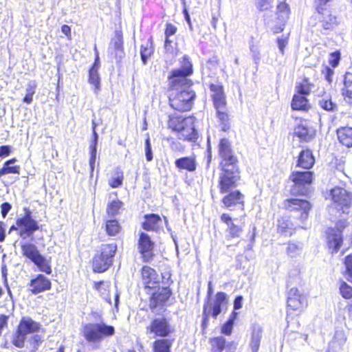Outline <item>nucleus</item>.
<instances>
[{"instance_id": "nucleus-1", "label": "nucleus", "mask_w": 352, "mask_h": 352, "mask_svg": "<svg viewBox=\"0 0 352 352\" xmlns=\"http://www.w3.org/2000/svg\"><path fill=\"white\" fill-rule=\"evenodd\" d=\"M192 74V65L184 58L182 67L172 73V89L169 94L170 106L175 110L184 112L191 109L196 94L191 88L192 81L187 76Z\"/></svg>"}, {"instance_id": "nucleus-2", "label": "nucleus", "mask_w": 352, "mask_h": 352, "mask_svg": "<svg viewBox=\"0 0 352 352\" xmlns=\"http://www.w3.org/2000/svg\"><path fill=\"white\" fill-rule=\"evenodd\" d=\"M219 151L222 159L220 163L221 172L219 175V188L220 192L223 194L236 187V183L239 179V170L237 158L233 155L228 140H221Z\"/></svg>"}, {"instance_id": "nucleus-3", "label": "nucleus", "mask_w": 352, "mask_h": 352, "mask_svg": "<svg viewBox=\"0 0 352 352\" xmlns=\"http://www.w3.org/2000/svg\"><path fill=\"white\" fill-rule=\"evenodd\" d=\"M195 118L184 117L174 113L167 116V124L180 140L194 141L197 138V132L195 129Z\"/></svg>"}, {"instance_id": "nucleus-4", "label": "nucleus", "mask_w": 352, "mask_h": 352, "mask_svg": "<svg viewBox=\"0 0 352 352\" xmlns=\"http://www.w3.org/2000/svg\"><path fill=\"white\" fill-rule=\"evenodd\" d=\"M113 326L105 322H88L82 324L80 333L89 344H99L103 340L115 334Z\"/></svg>"}, {"instance_id": "nucleus-5", "label": "nucleus", "mask_w": 352, "mask_h": 352, "mask_svg": "<svg viewBox=\"0 0 352 352\" xmlns=\"http://www.w3.org/2000/svg\"><path fill=\"white\" fill-rule=\"evenodd\" d=\"M41 329V324L40 322L35 321L29 316L22 317L12 335L11 343L16 348H23L27 336L30 334L36 333Z\"/></svg>"}, {"instance_id": "nucleus-6", "label": "nucleus", "mask_w": 352, "mask_h": 352, "mask_svg": "<svg viewBox=\"0 0 352 352\" xmlns=\"http://www.w3.org/2000/svg\"><path fill=\"white\" fill-rule=\"evenodd\" d=\"M116 251L117 245L114 243L102 244L91 260L93 272L98 274L106 272L113 264Z\"/></svg>"}, {"instance_id": "nucleus-7", "label": "nucleus", "mask_w": 352, "mask_h": 352, "mask_svg": "<svg viewBox=\"0 0 352 352\" xmlns=\"http://www.w3.org/2000/svg\"><path fill=\"white\" fill-rule=\"evenodd\" d=\"M23 256L30 260L41 272L47 275L52 272L50 259H47L41 254L37 247L31 243H25L21 246Z\"/></svg>"}, {"instance_id": "nucleus-8", "label": "nucleus", "mask_w": 352, "mask_h": 352, "mask_svg": "<svg viewBox=\"0 0 352 352\" xmlns=\"http://www.w3.org/2000/svg\"><path fill=\"white\" fill-rule=\"evenodd\" d=\"M210 91L217 118L223 124H226L228 120V115L223 86L220 84H211L210 85Z\"/></svg>"}, {"instance_id": "nucleus-9", "label": "nucleus", "mask_w": 352, "mask_h": 352, "mask_svg": "<svg viewBox=\"0 0 352 352\" xmlns=\"http://www.w3.org/2000/svg\"><path fill=\"white\" fill-rule=\"evenodd\" d=\"M331 196L336 208L342 214L352 212V193L344 188L335 187L331 190Z\"/></svg>"}, {"instance_id": "nucleus-10", "label": "nucleus", "mask_w": 352, "mask_h": 352, "mask_svg": "<svg viewBox=\"0 0 352 352\" xmlns=\"http://www.w3.org/2000/svg\"><path fill=\"white\" fill-rule=\"evenodd\" d=\"M23 217L16 220V223L20 227L19 235L25 239L30 237L33 234L41 229L38 222L32 217V212L28 208H25Z\"/></svg>"}, {"instance_id": "nucleus-11", "label": "nucleus", "mask_w": 352, "mask_h": 352, "mask_svg": "<svg viewBox=\"0 0 352 352\" xmlns=\"http://www.w3.org/2000/svg\"><path fill=\"white\" fill-rule=\"evenodd\" d=\"M289 178L294 182V186L291 190L293 194L305 195L307 192L306 186L311 184L314 174L309 170H294Z\"/></svg>"}, {"instance_id": "nucleus-12", "label": "nucleus", "mask_w": 352, "mask_h": 352, "mask_svg": "<svg viewBox=\"0 0 352 352\" xmlns=\"http://www.w3.org/2000/svg\"><path fill=\"white\" fill-rule=\"evenodd\" d=\"M109 52L111 57L117 60L118 63L121 62L124 56V37L122 30H116L114 32L113 36L111 38Z\"/></svg>"}, {"instance_id": "nucleus-13", "label": "nucleus", "mask_w": 352, "mask_h": 352, "mask_svg": "<svg viewBox=\"0 0 352 352\" xmlns=\"http://www.w3.org/2000/svg\"><path fill=\"white\" fill-rule=\"evenodd\" d=\"M28 290L33 295L45 292L52 289L51 280L43 274L34 275L28 283Z\"/></svg>"}, {"instance_id": "nucleus-14", "label": "nucleus", "mask_w": 352, "mask_h": 352, "mask_svg": "<svg viewBox=\"0 0 352 352\" xmlns=\"http://www.w3.org/2000/svg\"><path fill=\"white\" fill-rule=\"evenodd\" d=\"M347 225L348 223L345 220H340L337 223L336 228H329L327 230V243L329 248L333 250L332 253L338 252L340 248L342 243V229Z\"/></svg>"}, {"instance_id": "nucleus-15", "label": "nucleus", "mask_w": 352, "mask_h": 352, "mask_svg": "<svg viewBox=\"0 0 352 352\" xmlns=\"http://www.w3.org/2000/svg\"><path fill=\"white\" fill-rule=\"evenodd\" d=\"M138 248L144 262H149L153 260L154 243L147 234L144 232L140 234Z\"/></svg>"}, {"instance_id": "nucleus-16", "label": "nucleus", "mask_w": 352, "mask_h": 352, "mask_svg": "<svg viewBox=\"0 0 352 352\" xmlns=\"http://www.w3.org/2000/svg\"><path fill=\"white\" fill-rule=\"evenodd\" d=\"M284 208L291 212H300V219L304 221L307 219L311 204L309 201L300 199H290L284 201Z\"/></svg>"}, {"instance_id": "nucleus-17", "label": "nucleus", "mask_w": 352, "mask_h": 352, "mask_svg": "<svg viewBox=\"0 0 352 352\" xmlns=\"http://www.w3.org/2000/svg\"><path fill=\"white\" fill-rule=\"evenodd\" d=\"M294 134L302 142H310L316 135V129L307 121L302 122L294 129Z\"/></svg>"}, {"instance_id": "nucleus-18", "label": "nucleus", "mask_w": 352, "mask_h": 352, "mask_svg": "<svg viewBox=\"0 0 352 352\" xmlns=\"http://www.w3.org/2000/svg\"><path fill=\"white\" fill-rule=\"evenodd\" d=\"M287 305L293 310H300L307 305L306 298L297 288H291L288 292Z\"/></svg>"}, {"instance_id": "nucleus-19", "label": "nucleus", "mask_w": 352, "mask_h": 352, "mask_svg": "<svg viewBox=\"0 0 352 352\" xmlns=\"http://www.w3.org/2000/svg\"><path fill=\"white\" fill-rule=\"evenodd\" d=\"M154 270L146 265L142 267L141 274L144 288L148 295L149 298L154 299Z\"/></svg>"}, {"instance_id": "nucleus-20", "label": "nucleus", "mask_w": 352, "mask_h": 352, "mask_svg": "<svg viewBox=\"0 0 352 352\" xmlns=\"http://www.w3.org/2000/svg\"><path fill=\"white\" fill-rule=\"evenodd\" d=\"M263 329L258 324H254L251 327L250 337L248 346L251 352H258L263 337Z\"/></svg>"}, {"instance_id": "nucleus-21", "label": "nucleus", "mask_w": 352, "mask_h": 352, "mask_svg": "<svg viewBox=\"0 0 352 352\" xmlns=\"http://www.w3.org/2000/svg\"><path fill=\"white\" fill-rule=\"evenodd\" d=\"M228 303L227 295L224 292H218L215 296V300L212 307L210 308L208 313L212 310V316L216 318L221 312V307L226 306Z\"/></svg>"}, {"instance_id": "nucleus-22", "label": "nucleus", "mask_w": 352, "mask_h": 352, "mask_svg": "<svg viewBox=\"0 0 352 352\" xmlns=\"http://www.w3.org/2000/svg\"><path fill=\"white\" fill-rule=\"evenodd\" d=\"M315 160L310 150L302 151L299 155L296 167L310 169L314 164Z\"/></svg>"}, {"instance_id": "nucleus-23", "label": "nucleus", "mask_w": 352, "mask_h": 352, "mask_svg": "<svg viewBox=\"0 0 352 352\" xmlns=\"http://www.w3.org/2000/svg\"><path fill=\"white\" fill-rule=\"evenodd\" d=\"M291 107L293 110L308 111L311 106L305 96L301 94H294L293 96Z\"/></svg>"}, {"instance_id": "nucleus-24", "label": "nucleus", "mask_w": 352, "mask_h": 352, "mask_svg": "<svg viewBox=\"0 0 352 352\" xmlns=\"http://www.w3.org/2000/svg\"><path fill=\"white\" fill-rule=\"evenodd\" d=\"M338 138L341 144L351 147L352 146V126H344L337 130Z\"/></svg>"}, {"instance_id": "nucleus-25", "label": "nucleus", "mask_w": 352, "mask_h": 352, "mask_svg": "<svg viewBox=\"0 0 352 352\" xmlns=\"http://www.w3.org/2000/svg\"><path fill=\"white\" fill-rule=\"evenodd\" d=\"M222 202L226 208H230L237 204H243V195L238 190L233 191L225 196L222 199Z\"/></svg>"}, {"instance_id": "nucleus-26", "label": "nucleus", "mask_w": 352, "mask_h": 352, "mask_svg": "<svg viewBox=\"0 0 352 352\" xmlns=\"http://www.w3.org/2000/svg\"><path fill=\"white\" fill-rule=\"evenodd\" d=\"M16 162V159L13 157L6 161L3 166L0 168V178L3 175L8 174H19L21 167L19 165H14Z\"/></svg>"}, {"instance_id": "nucleus-27", "label": "nucleus", "mask_w": 352, "mask_h": 352, "mask_svg": "<svg viewBox=\"0 0 352 352\" xmlns=\"http://www.w3.org/2000/svg\"><path fill=\"white\" fill-rule=\"evenodd\" d=\"M175 166L179 169L187 170L192 172L196 169V162L193 157H184L177 159L175 162Z\"/></svg>"}, {"instance_id": "nucleus-28", "label": "nucleus", "mask_w": 352, "mask_h": 352, "mask_svg": "<svg viewBox=\"0 0 352 352\" xmlns=\"http://www.w3.org/2000/svg\"><path fill=\"white\" fill-rule=\"evenodd\" d=\"M173 330L165 318H155V336L166 337Z\"/></svg>"}, {"instance_id": "nucleus-29", "label": "nucleus", "mask_w": 352, "mask_h": 352, "mask_svg": "<svg viewBox=\"0 0 352 352\" xmlns=\"http://www.w3.org/2000/svg\"><path fill=\"white\" fill-rule=\"evenodd\" d=\"M124 175L120 167H116L113 170V175L109 179L108 184L112 188H119L123 184Z\"/></svg>"}, {"instance_id": "nucleus-30", "label": "nucleus", "mask_w": 352, "mask_h": 352, "mask_svg": "<svg viewBox=\"0 0 352 352\" xmlns=\"http://www.w3.org/2000/svg\"><path fill=\"white\" fill-rule=\"evenodd\" d=\"M104 230L109 236H117L121 231V226L117 219H108L104 222Z\"/></svg>"}, {"instance_id": "nucleus-31", "label": "nucleus", "mask_w": 352, "mask_h": 352, "mask_svg": "<svg viewBox=\"0 0 352 352\" xmlns=\"http://www.w3.org/2000/svg\"><path fill=\"white\" fill-rule=\"evenodd\" d=\"M123 206V203L119 199H116L114 200H112L111 201L109 202L107 208L106 212L107 214L109 217H114L118 214H119L121 208Z\"/></svg>"}, {"instance_id": "nucleus-32", "label": "nucleus", "mask_w": 352, "mask_h": 352, "mask_svg": "<svg viewBox=\"0 0 352 352\" xmlns=\"http://www.w3.org/2000/svg\"><path fill=\"white\" fill-rule=\"evenodd\" d=\"M278 231L286 236L293 234L294 228L292 223L287 219L282 218L278 220Z\"/></svg>"}, {"instance_id": "nucleus-33", "label": "nucleus", "mask_w": 352, "mask_h": 352, "mask_svg": "<svg viewBox=\"0 0 352 352\" xmlns=\"http://www.w3.org/2000/svg\"><path fill=\"white\" fill-rule=\"evenodd\" d=\"M171 296V291L167 286H163L162 290L155 295V307L157 304L168 305Z\"/></svg>"}, {"instance_id": "nucleus-34", "label": "nucleus", "mask_w": 352, "mask_h": 352, "mask_svg": "<svg viewBox=\"0 0 352 352\" xmlns=\"http://www.w3.org/2000/svg\"><path fill=\"white\" fill-rule=\"evenodd\" d=\"M89 82L94 86V91L98 93L100 89V78L98 72L89 69Z\"/></svg>"}, {"instance_id": "nucleus-35", "label": "nucleus", "mask_w": 352, "mask_h": 352, "mask_svg": "<svg viewBox=\"0 0 352 352\" xmlns=\"http://www.w3.org/2000/svg\"><path fill=\"white\" fill-rule=\"evenodd\" d=\"M346 341V336L343 331H336L333 341L331 342L330 348L340 349Z\"/></svg>"}, {"instance_id": "nucleus-36", "label": "nucleus", "mask_w": 352, "mask_h": 352, "mask_svg": "<svg viewBox=\"0 0 352 352\" xmlns=\"http://www.w3.org/2000/svg\"><path fill=\"white\" fill-rule=\"evenodd\" d=\"M177 32V28L172 24H167L166 28L165 30V43L164 47L166 51H170L172 50L171 43L172 41L170 39V37L174 35Z\"/></svg>"}, {"instance_id": "nucleus-37", "label": "nucleus", "mask_w": 352, "mask_h": 352, "mask_svg": "<svg viewBox=\"0 0 352 352\" xmlns=\"http://www.w3.org/2000/svg\"><path fill=\"white\" fill-rule=\"evenodd\" d=\"M237 314H238L236 311H232L228 320L221 327L222 333L227 336H229L232 333L234 322L236 318Z\"/></svg>"}, {"instance_id": "nucleus-38", "label": "nucleus", "mask_w": 352, "mask_h": 352, "mask_svg": "<svg viewBox=\"0 0 352 352\" xmlns=\"http://www.w3.org/2000/svg\"><path fill=\"white\" fill-rule=\"evenodd\" d=\"M212 352H222L226 344V339L222 336H219L211 339Z\"/></svg>"}, {"instance_id": "nucleus-39", "label": "nucleus", "mask_w": 352, "mask_h": 352, "mask_svg": "<svg viewBox=\"0 0 352 352\" xmlns=\"http://www.w3.org/2000/svg\"><path fill=\"white\" fill-rule=\"evenodd\" d=\"M171 342L168 339L155 340V352H170Z\"/></svg>"}, {"instance_id": "nucleus-40", "label": "nucleus", "mask_w": 352, "mask_h": 352, "mask_svg": "<svg viewBox=\"0 0 352 352\" xmlns=\"http://www.w3.org/2000/svg\"><path fill=\"white\" fill-rule=\"evenodd\" d=\"M43 341L44 340L42 336L34 333L29 338L28 342L33 351H36L38 349L39 346L42 344Z\"/></svg>"}, {"instance_id": "nucleus-41", "label": "nucleus", "mask_w": 352, "mask_h": 352, "mask_svg": "<svg viewBox=\"0 0 352 352\" xmlns=\"http://www.w3.org/2000/svg\"><path fill=\"white\" fill-rule=\"evenodd\" d=\"M320 107L325 111H334L337 109L336 104L331 101V99L327 97H324L319 100Z\"/></svg>"}, {"instance_id": "nucleus-42", "label": "nucleus", "mask_w": 352, "mask_h": 352, "mask_svg": "<svg viewBox=\"0 0 352 352\" xmlns=\"http://www.w3.org/2000/svg\"><path fill=\"white\" fill-rule=\"evenodd\" d=\"M289 8L287 3L282 2L277 6V14L281 21H285L289 16Z\"/></svg>"}, {"instance_id": "nucleus-43", "label": "nucleus", "mask_w": 352, "mask_h": 352, "mask_svg": "<svg viewBox=\"0 0 352 352\" xmlns=\"http://www.w3.org/2000/svg\"><path fill=\"white\" fill-rule=\"evenodd\" d=\"M302 249V244L289 243L287 247V253L290 256L294 257L300 254Z\"/></svg>"}, {"instance_id": "nucleus-44", "label": "nucleus", "mask_w": 352, "mask_h": 352, "mask_svg": "<svg viewBox=\"0 0 352 352\" xmlns=\"http://www.w3.org/2000/svg\"><path fill=\"white\" fill-rule=\"evenodd\" d=\"M297 94L302 96H307L311 91V85L307 79H304L301 83L296 87Z\"/></svg>"}, {"instance_id": "nucleus-45", "label": "nucleus", "mask_w": 352, "mask_h": 352, "mask_svg": "<svg viewBox=\"0 0 352 352\" xmlns=\"http://www.w3.org/2000/svg\"><path fill=\"white\" fill-rule=\"evenodd\" d=\"M340 292L344 298L350 299L352 298V287L344 281L342 282L340 286Z\"/></svg>"}, {"instance_id": "nucleus-46", "label": "nucleus", "mask_w": 352, "mask_h": 352, "mask_svg": "<svg viewBox=\"0 0 352 352\" xmlns=\"http://www.w3.org/2000/svg\"><path fill=\"white\" fill-rule=\"evenodd\" d=\"M336 24V18L332 14H329L324 18L322 28L324 30H331Z\"/></svg>"}, {"instance_id": "nucleus-47", "label": "nucleus", "mask_w": 352, "mask_h": 352, "mask_svg": "<svg viewBox=\"0 0 352 352\" xmlns=\"http://www.w3.org/2000/svg\"><path fill=\"white\" fill-rule=\"evenodd\" d=\"M144 219L142 228L146 230H152L154 228V214H146Z\"/></svg>"}, {"instance_id": "nucleus-48", "label": "nucleus", "mask_w": 352, "mask_h": 352, "mask_svg": "<svg viewBox=\"0 0 352 352\" xmlns=\"http://www.w3.org/2000/svg\"><path fill=\"white\" fill-rule=\"evenodd\" d=\"M94 288L102 295H105L108 292L109 285L104 280L94 283Z\"/></svg>"}, {"instance_id": "nucleus-49", "label": "nucleus", "mask_w": 352, "mask_h": 352, "mask_svg": "<svg viewBox=\"0 0 352 352\" xmlns=\"http://www.w3.org/2000/svg\"><path fill=\"white\" fill-rule=\"evenodd\" d=\"M161 282L165 286L168 285L170 282V273L168 270H165L161 273V277L158 275L155 276V283Z\"/></svg>"}, {"instance_id": "nucleus-50", "label": "nucleus", "mask_w": 352, "mask_h": 352, "mask_svg": "<svg viewBox=\"0 0 352 352\" xmlns=\"http://www.w3.org/2000/svg\"><path fill=\"white\" fill-rule=\"evenodd\" d=\"M340 60V53L339 51H336L330 54V58L329 60V64L332 67L335 68L339 64Z\"/></svg>"}, {"instance_id": "nucleus-51", "label": "nucleus", "mask_w": 352, "mask_h": 352, "mask_svg": "<svg viewBox=\"0 0 352 352\" xmlns=\"http://www.w3.org/2000/svg\"><path fill=\"white\" fill-rule=\"evenodd\" d=\"M344 265L347 275L349 276V280L352 282V255H349L345 258Z\"/></svg>"}, {"instance_id": "nucleus-52", "label": "nucleus", "mask_w": 352, "mask_h": 352, "mask_svg": "<svg viewBox=\"0 0 352 352\" xmlns=\"http://www.w3.org/2000/svg\"><path fill=\"white\" fill-rule=\"evenodd\" d=\"M228 230H229V233H230L231 237H232V238L239 236V235L242 231V229L239 226H237L236 225H235L234 223H231V224L230 226H228Z\"/></svg>"}, {"instance_id": "nucleus-53", "label": "nucleus", "mask_w": 352, "mask_h": 352, "mask_svg": "<svg viewBox=\"0 0 352 352\" xmlns=\"http://www.w3.org/2000/svg\"><path fill=\"white\" fill-rule=\"evenodd\" d=\"M256 8L261 10H266L270 6L271 0H254Z\"/></svg>"}, {"instance_id": "nucleus-54", "label": "nucleus", "mask_w": 352, "mask_h": 352, "mask_svg": "<svg viewBox=\"0 0 352 352\" xmlns=\"http://www.w3.org/2000/svg\"><path fill=\"white\" fill-rule=\"evenodd\" d=\"M277 44L279 49L280 52L283 55L285 47L288 44V38L285 36H281L278 38Z\"/></svg>"}, {"instance_id": "nucleus-55", "label": "nucleus", "mask_w": 352, "mask_h": 352, "mask_svg": "<svg viewBox=\"0 0 352 352\" xmlns=\"http://www.w3.org/2000/svg\"><path fill=\"white\" fill-rule=\"evenodd\" d=\"M12 153V148L10 145H2L0 146V157L9 156Z\"/></svg>"}, {"instance_id": "nucleus-56", "label": "nucleus", "mask_w": 352, "mask_h": 352, "mask_svg": "<svg viewBox=\"0 0 352 352\" xmlns=\"http://www.w3.org/2000/svg\"><path fill=\"white\" fill-rule=\"evenodd\" d=\"M140 54L142 60L144 63V64H145L146 63L148 58L151 56V51L148 50L147 47H141Z\"/></svg>"}, {"instance_id": "nucleus-57", "label": "nucleus", "mask_w": 352, "mask_h": 352, "mask_svg": "<svg viewBox=\"0 0 352 352\" xmlns=\"http://www.w3.org/2000/svg\"><path fill=\"white\" fill-rule=\"evenodd\" d=\"M9 316L5 314H0V335L3 330L7 327Z\"/></svg>"}, {"instance_id": "nucleus-58", "label": "nucleus", "mask_w": 352, "mask_h": 352, "mask_svg": "<svg viewBox=\"0 0 352 352\" xmlns=\"http://www.w3.org/2000/svg\"><path fill=\"white\" fill-rule=\"evenodd\" d=\"M145 149H146V160L148 161H151L153 159V155H152L151 146L149 138H147L145 141Z\"/></svg>"}, {"instance_id": "nucleus-59", "label": "nucleus", "mask_w": 352, "mask_h": 352, "mask_svg": "<svg viewBox=\"0 0 352 352\" xmlns=\"http://www.w3.org/2000/svg\"><path fill=\"white\" fill-rule=\"evenodd\" d=\"M96 151H94V149H91V151H90V157H89V166H90V170H91V172L92 173L94 170V167H95V162H96Z\"/></svg>"}, {"instance_id": "nucleus-60", "label": "nucleus", "mask_w": 352, "mask_h": 352, "mask_svg": "<svg viewBox=\"0 0 352 352\" xmlns=\"http://www.w3.org/2000/svg\"><path fill=\"white\" fill-rule=\"evenodd\" d=\"M12 206L8 202H4L1 206V213L3 217H6L9 211L11 210Z\"/></svg>"}, {"instance_id": "nucleus-61", "label": "nucleus", "mask_w": 352, "mask_h": 352, "mask_svg": "<svg viewBox=\"0 0 352 352\" xmlns=\"http://www.w3.org/2000/svg\"><path fill=\"white\" fill-rule=\"evenodd\" d=\"M36 85L34 82H31L28 84L26 88V94L28 95H34L36 91Z\"/></svg>"}, {"instance_id": "nucleus-62", "label": "nucleus", "mask_w": 352, "mask_h": 352, "mask_svg": "<svg viewBox=\"0 0 352 352\" xmlns=\"http://www.w3.org/2000/svg\"><path fill=\"white\" fill-rule=\"evenodd\" d=\"M324 74L325 79L329 83H331L332 81V77L334 74L333 70L330 69L329 67H326Z\"/></svg>"}, {"instance_id": "nucleus-63", "label": "nucleus", "mask_w": 352, "mask_h": 352, "mask_svg": "<svg viewBox=\"0 0 352 352\" xmlns=\"http://www.w3.org/2000/svg\"><path fill=\"white\" fill-rule=\"evenodd\" d=\"M62 32L69 38L70 39L72 37L71 33V28L67 25H63L61 26Z\"/></svg>"}, {"instance_id": "nucleus-64", "label": "nucleus", "mask_w": 352, "mask_h": 352, "mask_svg": "<svg viewBox=\"0 0 352 352\" xmlns=\"http://www.w3.org/2000/svg\"><path fill=\"white\" fill-rule=\"evenodd\" d=\"M243 297L241 296H237L234 301V310L239 309L242 307Z\"/></svg>"}]
</instances>
